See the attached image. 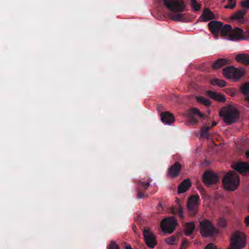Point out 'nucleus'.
<instances>
[{"label":"nucleus","mask_w":249,"mask_h":249,"mask_svg":"<svg viewBox=\"0 0 249 249\" xmlns=\"http://www.w3.org/2000/svg\"><path fill=\"white\" fill-rule=\"evenodd\" d=\"M205 249H217L216 247L213 243H209L205 247Z\"/></svg>","instance_id":"nucleus-39"},{"label":"nucleus","mask_w":249,"mask_h":249,"mask_svg":"<svg viewBox=\"0 0 249 249\" xmlns=\"http://www.w3.org/2000/svg\"><path fill=\"white\" fill-rule=\"evenodd\" d=\"M191 182L189 178L185 179L180 183L178 188V192L179 194L185 192L191 186Z\"/></svg>","instance_id":"nucleus-18"},{"label":"nucleus","mask_w":249,"mask_h":249,"mask_svg":"<svg viewBox=\"0 0 249 249\" xmlns=\"http://www.w3.org/2000/svg\"><path fill=\"white\" fill-rule=\"evenodd\" d=\"M229 63V60L224 58H220L213 63L212 68L213 69H218Z\"/></svg>","instance_id":"nucleus-20"},{"label":"nucleus","mask_w":249,"mask_h":249,"mask_svg":"<svg viewBox=\"0 0 249 249\" xmlns=\"http://www.w3.org/2000/svg\"><path fill=\"white\" fill-rule=\"evenodd\" d=\"M245 156H246V158H249V150H247V151H246V152H245Z\"/></svg>","instance_id":"nucleus-42"},{"label":"nucleus","mask_w":249,"mask_h":249,"mask_svg":"<svg viewBox=\"0 0 249 249\" xmlns=\"http://www.w3.org/2000/svg\"><path fill=\"white\" fill-rule=\"evenodd\" d=\"M223 23L216 20H212L208 23V27L213 34L218 36L221 29Z\"/></svg>","instance_id":"nucleus-14"},{"label":"nucleus","mask_w":249,"mask_h":249,"mask_svg":"<svg viewBox=\"0 0 249 249\" xmlns=\"http://www.w3.org/2000/svg\"><path fill=\"white\" fill-rule=\"evenodd\" d=\"M232 168L239 173L245 175L246 173H249V163L244 161L237 162L232 165Z\"/></svg>","instance_id":"nucleus-13"},{"label":"nucleus","mask_w":249,"mask_h":249,"mask_svg":"<svg viewBox=\"0 0 249 249\" xmlns=\"http://www.w3.org/2000/svg\"><path fill=\"white\" fill-rule=\"evenodd\" d=\"M138 182L140 186L142 187L145 189H147L149 187L150 185L149 182L139 180Z\"/></svg>","instance_id":"nucleus-35"},{"label":"nucleus","mask_w":249,"mask_h":249,"mask_svg":"<svg viewBox=\"0 0 249 249\" xmlns=\"http://www.w3.org/2000/svg\"><path fill=\"white\" fill-rule=\"evenodd\" d=\"M195 229L194 222H187L184 224L185 235L189 236L191 235Z\"/></svg>","instance_id":"nucleus-22"},{"label":"nucleus","mask_w":249,"mask_h":249,"mask_svg":"<svg viewBox=\"0 0 249 249\" xmlns=\"http://www.w3.org/2000/svg\"><path fill=\"white\" fill-rule=\"evenodd\" d=\"M148 196L147 194H145L141 191H138L137 196L138 198H142Z\"/></svg>","instance_id":"nucleus-37"},{"label":"nucleus","mask_w":249,"mask_h":249,"mask_svg":"<svg viewBox=\"0 0 249 249\" xmlns=\"http://www.w3.org/2000/svg\"><path fill=\"white\" fill-rule=\"evenodd\" d=\"M236 5L235 0H228V4L225 5L224 7L226 9H233Z\"/></svg>","instance_id":"nucleus-32"},{"label":"nucleus","mask_w":249,"mask_h":249,"mask_svg":"<svg viewBox=\"0 0 249 249\" xmlns=\"http://www.w3.org/2000/svg\"><path fill=\"white\" fill-rule=\"evenodd\" d=\"M143 236L145 244L149 248L153 249L157 245L156 237L150 230L144 229Z\"/></svg>","instance_id":"nucleus-10"},{"label":"nucleus","mask_w":249,"mask_h":249,"mask_svg":"<svg viewBox=\"0 0 249 249\" xmlns=\"http://www.w3.org/2000/svg\"><path fill=\"white\" fill-rule=\"evenodd\" d=\"M202 21L206 22L209 20L215 18V16L214 13L208 8H205L200 17Z\"/></svg>","instance_id":"nucleus-16"},{"label":"nucleus","mask_w":249,"mask_h":249,"mask_svg":"<svg viewBox=\"0 0 249 249\" xmlns=\"http://www.w3.org/2000/svg\"><path fill=\"white\" fill-rule=\"evenodd\" d=\"M219 116L223 118L226 123L231 124L235 123L239 117V112L234 106L229 105L220 109Z\"/></svg>","instance_id":"nucleus-1"},{"label":"nucleus","mask_w":249,"mask_h":249,"mask_svg":"<svg viewBox=\"0 0 249 249\" xmlns=\"http://www.w3.org/2000/svg\"><path fill=\"white\" fill-rule=\"evenodd\" d=\"M170 18L174 21H180L183 18V14L179 13L172 14L170 15Z\"/></svg>","instance_id":"nucleus-29"},{"label":"nucleus","mask_w":249,"mask_h":249,"mask_svg":"<svg viewBox=\"0 0 249 249\" xmlns=\"http://www.w3.org/2000/svg\"><path fill=\"white\" fill-rule=\"evenodd\" d=\"M210 129L209 126H203L201 128L200 137L202 138H209V130Z\"/></svg>","instance_id":"nucleus-24"},{"label":"nucleus","mask_w":249,"mask_h":249,"mask_svg":"<svg viewBox=\"0 0 249 249\" xmlns=\"http://www.w3.org/2000/svg\"><path fill=\"white\" fill-rule=\"evenodd\" d=\"M248 210L249 211V206H248Z\"/></svg>","instance_id":"nucleus-47"},{"label":"nucleus","mask_w":249,"mask_h":249,"mask_svg":"<svg viewBox=\"0 0 249 249\" xmlns=\"http://www.w3.org/2000/svg\"><path fill=\"white\" fill-rule=\"evenodd\" d=\"M163 5L169 10L180 13L186 11V4L183 0H162Z\"/></svg>","instance_id":"nucleus-5"},{"label":"nucleus","mask_w":249,"mask_h":249,"mask_svg":"<svg viewBox=\"0 0 249 249\" xmlns=\"http://www.w3.org/2000/svg\"><path fill=\"white\" fill-rule=\"evenodd\" d=\"M246 99L249 102V95L246 97Z\"/></svg>","instance_id":"nucleus-46"},{"label":"nucleus","mask_w":249,"mask_h":249,"mask_svg":"<svg viewBox=\"0 0 249 249\" xmlns=\"http://www.w3.org/2000/svg\"><path fill=\"white\" fill-rule=\"evenodd\" d=\"M223 74L228 79L234 80L240 79L243 75V71L233 66H228L223 69Z\"/></svg>","instance_id":"nucleus-7"},{"label":"nucleus","mask_w":249,"mask_h":249,"mask_svg":"<svg viewBox=\"0 0 249 249\" xmlns=\"http://www.w3.org/2000/svg\"><path fill=\"white\" fill-rule=\"evenodd\" d=\"M219 225L221 227H225L226 226L225 221L223 219L219 220Z\"/></svg>","instance_id":"nucleus-40"},{"label":"nucleus","mask_w":249,"mask_h":249,"mask_svg":"<svg viewBox=\"0 0 249 249\" xmlns=\"http://www.w3.org/2000/svg\"><path fill=\"white\" fill-rule=\"evenodd\" d=\"M181 168V164L178 161L171 165L168 169V173L169 176L171 178L177 177L180 171Z\"/></svg>","instance_id":"nucleus-15"},{"label":"nucleus","mask_w":249,"mask_h":249,"mask_svg":"<svg viewBox=\"0 0 249 249\" xmlns=\"http://www.w3.org/2000/svg\"><path fill=\"white\" fill-rule=\"evenodd\" d=\"M216 125V123L215 122H213L212 123L211 126H210V128H211V127H214Z\"/></svg>","instance_id":"nucleus-43"},{"label":"nucleus","mask_w":249,"mask_h":249,"mask_svg":"<svg viewBox=\"0 0 249 249\" xmlns=\"http://www.w3.org/2000/svg\"><path fill=\"white\" fill-rule=\"evenodd\" d=\"M246 245V237L242 232L236 231L234 232L231 238V249H240Z\"/></svg>","instance_id":"nucleus-4"},{"label":"nucleus","mask_w":249,"mask_h":249,"mask_svg":"<svg viewBox=\"0 0 249 249\" xmlns=\"http://www.w3.org/2000/svg\"><path fill=\"white\" fill-rule=\"evenodd\" d=\"M171 212L173 214L175 213H177L178 215V216L180 218L183 219L184 217V215L183 214V211L182 208L181 207H179L177 209H176L174 207L171 208Z\"/></svg>","instance_id":"nucleus-25"},{"label":"nucleus","mask_w":249,"mask_h":249,"mask_svg":"<svg viewBox=\"0 0 249 249\" xmlns=\"http://www.w3.org/2000/svg\"><path fill=\"white\" fill-rule=\"evenodd\" d=\"M207 94L210 98L214 100L221 102H224L226 100L225 97L224 95L214 91L209 90L207 91Z\"/></svg>","instance_id":"nucleus-19"},{"label":"nucleus","mask_w":249,"mask_h":249,"mask_svg":"<svg viewBox=\"0 0 249 249\" xmlns=\"http://www.w3.org/2000/svg\"><path fill=\"white\" fill-rule=\"evenodd\" d=\"M199 197L198 195L190 196L187 202V209L190 216H195L197 213L198 208V201Z\"/></svg>","instance_id":"nucleus-8"},{"label":"nucleus","mask_w":249,"mask_h":249,"mask_svg":"<svg viewBox=\"0 0 249 249\" xmlns=\"http://www.w3.org/2000/svg\"><path fill=\"white\" fill-rule=\"evenodd\" d=\"M241 6L244 9L247 10L249 9V0H245L241 2Z\"/></svg>","instance_id":"nucleus-34"},{"label":"nucleus","mask_w":249,"mask_h":249,"mask_svg":"<svg viewBox=\"0 0 249 249\" xmlns=\"http://www.w3.org/2000/svg\"><path fill=\"white\" fill-rule=\"evenodd\" d=\"M188 244V241L187 239H185L183 240L182 243H181L180 249H184Z\"/></svg>","instance_id":"nucleus-38"},{"label":"nucleus","mask_w":249,"mask_h":249,"mask_svg":"<svg viewBox=\"0 0 249 249\" xmlns=\"http://www.w3.org/2000/svg\"><path fill=\"white\" fill-rule=\"evenodd\" d=\"M200 228L201 235L204 237L212 236L217 232L213 224L208 219L200 222Z\"/></svg>","instance_id":"nucleus-6"},{"label":"nucleus","mask_w":249,"mask_h":249,"mask_svg":"<svg viewBox=\"0 0 249 249\" xmlns=\"http://www.w3.org/2000/svg\"><path fill=\"white\" fill-rule=\"evenodd\" d=\"M245 223L247 226H249V215H247L245 218Z\"/></svg>","instance_id":"nucleus-41"},{"label":"nucleus","mask_w":249,"mask_h":249,"mask_svg":"<svg viewBox=\"0 0 249 249\" xmlns=\"http://www.w3.org/2000/svg\"><path fill=\"white\" fill-rule=\"evenodd\" d=\"M119 246L115 241L111 240L107 247V249H119Z\"/></svg>","instance_id":"nucleus-33"},{"label":"nucleus","mask_w":249,"mask_h":249,"mask_svg":"<svg viewBox=\"0 0 249 249\" xmlns=\"http://www.w3.org/2000/svg\"><path fill=\"white\" fill-rule=\"evenodd\" d=\"M211 84L213 85H217L220 87H224L226 86V82L221 79H213L212 80Z\"/></svg>","instance_id":"nucleus-28"},{"label":"nucleus","mask_w":249,"mask_h":249,"mask_svg":"<svg viewBox=\"0 0 249 249\" xmlns=\"http://www.w3.org/2000/svg\"><path fill=\"white\" fill-rule=\"evenodd\" d=\"M245 34L247 35V36H249V30H248L245 33Z\"/></svg>","instance_id":"nucleus-45"},{"label":"nucleus","mask_w":249,"mask_h":249,"mask_svg":"<svg viewBox=\"0 0 249 249\" xmlns=\"http://www.w3.org/2000/svg\"><path fill=\"white\" fill-rule=\"evenodd\" d=\"M223 183L226 189L234 191L239 185V178L238 175L234 171H231L223 178Z\"/></svg>","instance_id":"nucleus-3"},{"label":"nucleus","mask_w":249,"mask_h":249,"mask_svg":"<svg viewBox=\"0 0 249 249\" xmlns=\"http://www.w3.org/2000/svg\"><path fill=\"white\" fill-rule=\"evenodd\" d=\"M226 92L231 96H234L236 94V91L234 89L229 88L225 89Z\"/></svg>","instance_id":"nucleus-36"},{"label":"nucleus","mask_w":249,"mask_h":249,"mask_svg":"<svg viewBox=\"0 0 249 249\" xmlns=\"http://www.w3.org/2000/svg\"><path fill=\"white\" fill-rule=\"evenodd\" d=\"M177 220L174 217H170L163 219L160 224L162 231L166 233H171L175 229Z\"/></svg>","instance_id":"nucleus-9"},{"label":"nucleus","mask_w":249,"mask_h":249,"mask_svg":"<svg viewBox=\"0 0 249 249\" xmlns=\"http://www.w3.org/2000/svg\"><path fill=\"white\" fill-rule=\"evenodd\" d=\"M246 10L243 9L235 13L231 17L232 19L239 20L243 19L246 14Z\"/></svg>","instance_id":"nucleus-23"},{"label":"nucleus","mask_w":249,"mask_h":249,"mask_svg":"<svg viewBox=\"0 0 249 249\" xmlns=\"http://www.w3.org/2000/svg\"><path fill=\"white\" fill-rule=\"evenodd\" d=\"M202 179L204 184L208 186L217 183L219 180V177L214 172L207 171L203 174Z\"/></svg>","instance_id":"nucleus-11"},{"label":"nucleus","mask_w":249,"mask_h":249,"mask_svg":"<svg viewBox=\"0 0 249 249\" xmlns=\"http://www.w3.org/2000/svg\"><path fill=\"white\" fill-rule=\"evenodd\" d=\"M196 101L201 103L202 104L205 105V106L209 107L211 105V102L210 101L207 99L206 98L204 97L203 96H198L196 98Z\"/></svg>","instance_id":"nucleus-27"},{"label":"nucleus","mask_w":249,"mask_h":249,"mask_svg":"<svg viewBox=\"0 0 249 249\" xmlns=\"http://www.w3.org/2000/svg\"><path fill=\"white\" fill-rule=\"evenodd\" d=\"M125 249H132L130 246H127L126 247Z\"/></svg>","instance_id":"nucleus-44"},{"label":"nucleus","mask_w":249,"mask_h":249,"mask_svg":"<svg viewBox=\"0 0 249 249\" xmlns=\"http://www.w3.org/2000/svg\"><path fill=\"white\" fill-rule=\"evenodd\" d=\"M241 91L244 95H248L249 93V83L244 84L241 87Z\"/></svg>","instance_id":"nucleus-31"},{"label":"nucleus","mask_w":249,"mask_h":249,"mask_svg":"<svg viewBox=\"0 0 249 249\" xmlns=\"http://www.w3.org/2000/svg\"><path fill=\"white\" fill-rule=\"evenodd\" d=\"M220 32L221 36L230 40L237 41L243 39V30L239 28H236L234 30H232L231 26L229 24L222 25Z\"/></svg>","instance_id":"nucleus-2"},{"label":"nucleus","mask_w":249,"mask_h":249,"mask_svg":"<svg viewBox=\"0 0 249 249\" xmlns=\"http://www.w3.org/2000/svg\"><path fill=\"white\" fill-rule=\"evenodd\" d=\"M178 240V237L176 236L173 235L169 237L166 239V242L170 245H173L176 244Z\"/></svg>","instance_id":"nucleus-30"},{"label":"nucleus","mask_w":249,"mask_h":249,"mask_svg":"<svg viewBox=\"0 0 249 249\" xmlns=\"http://www.w3.org/2000/svg\"><path fill=\"white\" fill-rule=\"evenodd\" d=\"M188 116L189 121L193 124H195L197 123L198 120L196 117L203 119L204 118V115L201 113L199 109L196 108H192L190 110Z\"/></svg>","instance_id":"nucleus-12"},{"label":"nucleus","mask_w":249,"mask_h":249,"mask_svg":"<svg viewBox=\"0 0 249 249\" xmlns=\"http://www.w3.org/2000/svg\"><path fill=\"white\" fill-rule=\"evenodd\" d=\"M191 7L195 12L199 11L201 7V5L197 3L196 0H190Z\"/></svg>","instance_id":"nucleus-26"},{"label":"nucleus","mask_w":249,"mask_h":249,"mask_svg":"<svg viewBox=\"0 0 249 249\" xmlns=\"http://www.w3.org/2000/svg\"><path fill=\"white\" fill-rule=\"evenodd\" d=\"M235 60L246 65H249V55L245 53H240L236 55Z\"/></svg>","instance_id":"nucleus-21"},{"label":"nucleus","mask_w":249,"mask_h":249,"mask_svg":"<svg viewBox=\"0 0 249 249\" xmlns=\"http://www.w3.org/2000/svg\"><path fill=\"white\" fill-rule=\"evenodd\" d=\"M160 117L162 122L165 124H170L175 121L173 115L167 111L162 112L160 114Z\"/></svg>","instance_id":"nucleus-17"}]
</instances>
